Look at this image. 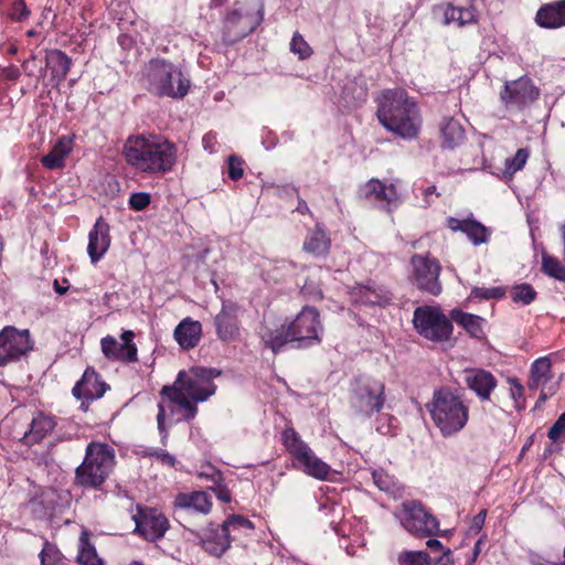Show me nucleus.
<instances>
[{
	"mask_svg": "<svg viewBox=\"0 0 565 565\" xmlns=\"http://www.w3.org/2000/svg\"><path fill=\"white\" fill-rule=\"evenodd\" d=\"M221 375L216 369L202 366L191 367L189 371H180L171 386H163L161 395L181 412L177 420L190 422L198 414V403L205 402L215 394L216 385L213 380Z\"/></svg>",
	"mask_w": 565,
	"mask_h": 565,
	"instance_id": "obj_1",
	"label": "nucleus"
},
{
	"mask_svg": "<svg viewBox=\"0 0 565 565\" xmlns=\"http://www.w3.org/2000/svg\"><path fill=\"white\" fill-rule=\"evenodd\" d=\"M126 162L147 174H163L172 169L177 160L175 146L159 136H129L124 145Z\"/></svg>",
	"mask_w": 565,
	"mask_h": 565,
	"instance_id": "obj_2",
	"label": "nucleus"
},
{
	"mask_svg": "<svg viewBox=\"0 0 565 565\" xmlns=\"http://www.w3.org/2000/svg\"><path fill=\"white\" fill-rule=\"evenodd\" d=\"M377 119L392 134L403 138L417 137L422 119L416 103L402 88L383 90L379 97Z\"/></svg>",
	"mask_w": 565,
	"mask_h": 565,
	"instance_id": "obj_3",
	"label": "nucleus"
},
{
	"mask_svg": "<svg viewBox=\"0 0 565 565\" xmlns=\"http://www.w3.org/2000/svg\"><path fill=\"white\" fill-rule=\"evenodd\" d=\"M426 408L434 425L445 438L457 435L469 420V405L460 394L449 388L435 391Z\"/></svg>",
	"mask_w": 565,
	"mask_h": 565,
	"instance_id": "obj_4",
	"label": "nucleus"
},
{
	"mask_svg": "<svg viewBox=\"0 0 565 565\" xmlns=\"http://www.w3.org/2000/svg\"><path fill=\"white\" fill-rule=\"evenodd\" d=\"M142 77L147 89L157 96L183 98L190 87V81L181 70L163 58L150 60L143 68Z\"/></svg>",
	"mask_w": 565,
	"mask_h": 565,
	"instance_id": "obj_5",
	"label": "nucleus"
},
{
	"mask_svg": "<svg viewBox=\"0 0 565 565\" xmlns=\"http://www.w3.org/2000/svg\"><path fill=\"white\" fill-rule=\"evenodd\" d=\"M115 465V452L106 444L90 443L84 461L76 468V483L87 488H98L110 475Z\"/></svg>",
	"mask_w": 565,
	"mask_h": 565,
	"instance_id": "obj_6",
	"label": "nucleus"
},
{
	"mask_svg": "<svg viewBox=\"0 0 565 565\" xmlns=\"http://www.w3.org/2000/svg\"><path fill=\"white\" fill-rule=\"evenodd\" d=\"M281 440L288 452L294 458L295 467L306 475L326 480L331 471L330 466L316 456L313 450L301 439L300 435L291 427H287L281 435Z\"/></svg>",
	"mask_w": 565,
	"mask_h": 565,
	"instance_id": "obj_7",
	"label": "nucleus"
},
{
	"mask_svg": "<svg viewBox=\"0 0 565 565\" xmlns=\"http://www.w3.org/2000/svg\"><path fill=\"white\" fill-rule=\"evenodd\" d=\"M413 323L416 331L429 341L443 342L448 340L452 333L451 321L439 307L422 306L416 308Z\"/></svg>",
	"mask_w": 565,
	"mask_h": 565,
	"instance_id": "obj_8",
	"label": "nucleus"
},
{
	"mask_svg": "<svg viewBox=\"0 0 565 565\" xmlns=\"http://www.w3.org/2000/svg\"><path fill=\"white\" fill-rule=\"evenodd\" d=\"M385 403V384L376 379H359L350 397L351 407L370 417L382 411Z\"/></svg>",
	"mask_w": 565,
	"mask_h": 565,
	"instance_id": "obj_9",
	"label": "nucleus"
},
{
	"mask_svg": "<svg viewBox=\"0 0 565 565\" xmlns=\"http://www.w3.org/2000/svg\"><path fill=\"white\" fill-rule=\"evenodd\" d=\"M402 526L418 537L441 535L438 520L417 501H406L399 511Z\"/></svg>",
	"mask_w": 565,
	"mask_h": 565,
	"instance_id": "obj_10",
	"label": "nucleus"
},
{
	"mask_svg": "<svg viewBox=\"0 0 565 565\" xmlns=\"http://www.w3.org/2000/svg\"><path fill=\"white\" fill-rule=\"evenodd\" d=\"M411 278L418 289L433 296H438L441 292V284L439 281L441 267L437 259L414 255L411 259Z\"/></svg>",
	"mask_w": 565,
	"mask_h": 565,
	"instance_id": "obj_11",
	"label": "nucleus"
},
{
	"mask_svg": "<svg viewBox=\"0 0 565 565\" xmlns=\"http://www.w3.org/2000/svg\"><path fill=\"white\" fill-rule=\"evenodd\" d=\"M319 312L313 307H305L289 326V335L302 345L318 344L323 330Z\"/></svg>",
	"mask_w": 565,
	"mask_h": 565,
	"instance_id": "obj_12",
	"label": "nucleus"
},
{
	"mask_svg": "<svg viewBox=\"0 0 565 565\" xmlns=\"http://www.w3.org/2000/svg\"><path fill=\"white\" fill-rule=\"evenodd\" d=\"M31 349L29 330L6 327L0 332V365L19 360Z\"/></svg>",
	"mask_w": 565,
	"mask_h": 565,
	"instance_id": "obj_13",
	"label": "nucleus"
},
{
	"mask_svg": "<svg viewBox=\"0 0 565 565\" xmlns=\"http://www.w3.org/2000/svg\"><path fill=\"white\" fill-rule=\"evenodd\" d=\"M135 333L131 330H126L121 333L119 342L113 335L104 337L100 340V347L104 355L111 361H120L125 363L136 362L137 347L134 343Z\"/></svg>",
	"mask_w": 565,
	"mask_h": 565,
	"instance_id": "obj_14",
	"label": "nucleus"
},
{
	"mask_svg": "<svg viewBox=\"0 0 565 565\" xmlns=\"http://www.w3.org/2000/svg\"><path fill=\"white\" fill-rule=\"evenodd\" d=\"M539 96L537 88L527 77H520L516 81L507 82L501 93V100L508 108L520 109L534 102Z\"/></svg>",
	"mask_w": 565,
	"mask_h": 565,
	"instance_id": "obj_15",
	"label": "nucleus"
},
{
	"mask_svg": "<svg viewBox=\"0 0 565 565\" xmlns=\"http://www.w3.org/2000/svg\"><path fill=\"white\" fill-rule=\"evenodd\" d=\"M136 531L147 541L154 542L169 529L168 519L156 509H142L134 516Z\"/></svg>",
	"mask_w": 565,
	"mask_h": 565,
	"instance_id": "obj_16",
	"label": "nucleus"
},
{
	"mask_svg": "<svg viewBox=\"0 0 565 565\" xmlns=\"http://www.w3.org/2000/svg\"><path fill=\"white\" fill-rule=\"evenodd\" d=\"M214 326L221 341H237L241 335L238 306L232 301H223L221 311L214 318Z\"/></svg>",
	"mask_w": 565,
	"mask_h": 565,
	"instance_id": "obj_17",
	"label": "nucleus"
},
{
	"mask_svg": "<svg viewBox=\"0 0 565 565\" xmlns=\"http://www.w3.org/2000/svg\"><path fill=\"white\" fill-rule=\"evenodd\" d=\"M551 366L548 358H540L532 364L531 380L527 383V386L530 390L541 388L539 402H545L556 392L557 383L548 385L552 379Z\"/></svg>",
	"mask_w": 565,
	"mask_h": 565,
	"instance_id": "obj_18",
	"label": "nucleus"
},
{
	"mask_svg": "<svg viewBox=\"0 0 565 565\" xmlns=\"http://www.w3.org/2000/svg\"><path fill=\"white\" fill-rule=\"evenodd\" d=\"M106 384L100 381L99 375L93 367H87L79 382L73 387V395L77 399H82V407L88 402L100 398L106 392Z\"/></svg>",
	"mask_w": 565,
	"mask_h": 565,
	"instance_id": "obj_19",
	"label": "nucleus"
},
{
	"mask_svg": "<svg viewBox=\"0 0 565 565\" xmlns=\"http://www.w3.org/2000/svg\"><path fill=\"white\" fill-rule=\"evenodd\" d=\"M361 193L367 200L385 202L388 206L397 205L402 198L398 180L386 184L379 179H371L361 188Z\"/></svg>",
	"mask_w": 565,
	"mask_h": 565,
	"instance_id": "obj_20",
	"label": "nucleus"
},
{
	"mask_svg": "<svg viewBox=\"0 0 565 565\" xmlns=\"http://www.w3.org/2000/svg\"><path fill=\"white\" fill-rule=\"evenodd\" d=\"M110 246L109 225L100 216L96 220L93 230L88 234L87 253L92 263L98 262Z\"/></svg>",
	"mask_w": 565,
	"mask_h": 565,
	"instance_id": "obj_21",
	"label": "nucleus"
},
{
	"mask_svg": "<svg viewBox=\"0 0 565 565\" xmlns=\"http://www.w3.org/2000/svg\"><path fill=\"white\" fill-rule=\"evenodd\" d=\"M74 139L72 136H61L53 145L51 151L42 157L41 163L47 170H60L65 167V160L73 151Z\"/></svg>",
	"mask_w": 565,
	"mask_h": 565,
	"instance_id": "obj_22",
	"label": "nucleus"
},
{
	"mask_svg": "<svg viewBox=\"0 0 565 565\" xmlns=\"http://www.w3.org/2000/svg\"><path fill=\"white\" fill-rule=\"evenodd\" d=\"M535 21L542 28L557 29L565 25V0L541 7L536 13Z\"/></svg>",
	"mask_w": 565,
	"mask_h": 565,
	"instance_id": "obj_23",
	"label": "nucleus"
},
{
	"mask_svg": "<svg viewBox=\"0 0 565 565\" xmlns=\"http://www.w3.org/2000/svg\"><path fill=\"white\" fill-rule=\"evenodd\" d=\"M202 324L191 318L183 319L174 329L173 337L178 344L185 350L193 349L200 342Z\"/></svg>",
	"mask_w": 565,
	"mask_h": 565,
	"instance_id": "obj_24",
	"label": "nucleus"
},
{
	"mask_svg": "<svg viewBox=\"0 0 565 565\" xmlns=\"http://www.w3.org/2000/svg\"><path fill=\"white\" fill-rule=\"evenodd\" d=\"M56 425L54 417L38 414L31 422L29 430L22 437L24 445L32 446L40 443L49 434H51Z\"/></svg>",
	"mask_w": 565,
	"mask_h": 565,
	"instance_id": "obj_25",
	"label": "nucleus"
},
{
	"mask_svg": "<svg viewBox=\"0 0 565 565\" xmlns=\"http://www.w3.org/2000/svg\"><path fill=\"white\" fill-rule=\"evenodd\" d=\"M331 246V239L321 225H316L309 230L303 242V250L316 257L326 256Z\"/></svg>",
	"mask_w": 565,
	"mask_h": 565,
	"instance_id": "obj_26",
	"label": "nucleus"
},
{
	"mask_svg": "<svg viewBox=\"0 0 565 565\" xmlns=\"http://www.w3.org/2000/svg\"><path fill=\"white\" fill-rule=\"evenodd\" d=\"M201 543L204 551L218 557L230 547L231 540L221 526L215 530L206 529L201 539Z\"/></svg>",
	"mask_w": 565,
	"mask_h": 565,
	"instance_id": "obj_27",
	"label": "nucleus"
},
{
	"mask_svg": "<svg viewBox=\"0 0 565 565\" xmlns=\"http://www.w3.org/2000/svg\"><path fill=\"white\" fill-rule=\"evenodd\" d=\"M174 505L181 509H192L199 513L207 514L212 508L210 495L204 491L192 493H179L175 497Z\"/></svg>",
	"mask_w": 565,
	"mask_h": 565,
	"instance_id": "obj_28",
	"label": "nucleus"
},
{
	"mask_svg": "<svg viewBox=\"0 0 565 565\" xmlns=\"http://www.w3.org/2000/svg\"><path fill=\"white\" fill-rule=\"evenodd\" d=\"M448 227L455 232H463L475 245L486 243L488 239L487 228L476 221L449 217Z\"/></svg>",
	"mask_w": 565,
	"mask_h": 565,
	"instance_id": "obj_29",
	"label": "nucleus"
},
{
	"mask_svg": "<svg viewBox=\"0 0 565 565\" xmlns=\"http://www.w3.org/2000/svg\"><path fill=\"white\" fill-rule=\"evenodd\" d=\"M467 385L475 391L481 399H489L497 382L493 375L483 370L472 371L466 376Z\"/></svg>",
	"mask_w": 565,
	"mask_h": 565,
	"instance_id": "obj_30",
	"label": "nucleus"
},
{
	"mask_svg": "<svg viewBox=\"0 0 565 565\" xmlns=\"http://www.w3.org/2000/svg\"><path fill=\"white\" fill-rule=\"evenodd\" d=\"M260 338L266 348L277 353L286 343L294 340L289 335V326H265L260 331Z\"/></svg>",
	"mask_w": 565,
	"mask_h": 565,
	"instance_id": "obj_31",
	"label": "nucleus"
},
{
	"mask_svg": "<svg viewBox=\"0 0 565 565\" xmlns=\"http://www.w3.org/2000/svg\"><path fill=\"white\" fill-rule=\"evenodd\" d=\"M441 146L454 149L465 140V130L460 122L454 118H445L440 125Z\"/></svg>",
	"mask_w": 565,
	"mask_h": 565,
	"instance_id": "obj_32",
	"label": "nucleus"
},
{
	"mask_svg": "<svg viewBox=\"0 0 565 565\" xmlns=\"http://www.w3.org/2000/svg\"><path fill=\"white\" fill-rule=\"evenodd\" d=\"M450 318L457 324L461 326L472 337L481 338L483 335V318L472 313L463 312L459 309L451 310Z\"/></svg>",
	"mask_w": 565,
	"mask_h": 565,
	"instance_id": "obj_33",
	"label": "nucleus"
},
{
	"mask_svg": "<svg viewBox=\"0 0 565 565\" xmlns=\"http://www.w3.org/2000/svg\"><path fill=\"white\" fill-rule=\"evenodd\" d=\"M46 66L51 71L52 77L62 82L70 72L71 60L64 52L53 50L46 54Z\"/></svg>",
	"mask_w": 565,
	"mask_h": 565,
	"instance_id": "obj_34",
	"label": "nucleus"
},
{
	"mask_svg": "<svg viewBox=\"0 0 565 565\" xmlns=\"http://www.w3.org/2000/svg\"><path fill=\"white\" fill-rule=\"evenodd\" d=\"M222 529L230 540L235 541L241 534L249 535L254 530V525L249 520L241 515H232L224 521Z\"/></svg>",
	"mask_w": 565,
	"mask_h": 565,
	"instance_id": "obj_35",
	"label": "nucleus"
},
{
	"mask_svg": "<svg viewBox=\"0 0 565 565\" xmlns=\"http://www.w3.org/2000/svg\"><path fill=\"white\" fill-rule=\"evenodd\" d=\"M77 562L81 565H103V559L97 555L95 547L89 542V533L84 530L79 537V551Z\"/></svg>",
	"mask_w": 565,
	"mask_h": 565,
	"instance_id": "obj_36",
	"label": "nucleus"
},
{
	"mask_svg": "<svg viewBox=\"0 0 565 565\" xmlns=\"http://www.w3.org/2000/svg\"><path fill=\"white\" fill-rule=\"evenodd\" d=\"M354 300L365 306H384L390 301V297L371 287L361 286L353 292Z\"/></svg>",
	"mask_w": 565,
	"mask_h": 565,
	"instance_id": "obj_37",
	"label": "nucleus"
},
{
	"mask_svg": "<svg viewBox=\"0 0 565 565\" xmlns=\"http://www.w3.org/2000/svg\"><path fill=\"white\" fill-rule=\"evenodd\" d=\"M529 156L530 153L527 149H519L513 158H508L505 160L503 174L511 178L515 172L522 170L529 159Z\"/></svg>",
	"mask_w": 565,
	"mask_h": 565,
	"instance_id": "obj_38",
	"label": "nucleus"
},
{
	"mask_svg": "<svg viewBox=\"0 0 565 565\" xmlns=\"http://www.w3.org/2000/svg\"><path fill=\"white\" fill-rule=\"evenodd\" d=\"M542 269L546 275L565 281V266H563L557 258L543 254Z\"/></svg>",
	"mask_w": 565,
	"mask_h": 565,
	"instance_id": "obj_39",
	"label": "nucleus"
},
{
	"mask_svg": "<svg viewBox=\"0 0 565 565\" xmlns=\"http://www.w3.org/2000/svg\"><path fill=\"white\" fill-rule=\"evenodd\" d=\"M430 558L423 551H404L397 556L398 565H429Z\"/></svg>",
	"mask_w": 565,
	"mask_h": 565,
	"instance_id": "obj_40",
	"label": "nucleus"
},
{
	"mask_svg": "<svg viewBox=\"0 0 565 565\" xmlns=\"http://www.w3.org/2000/svg\"><path fill=\"white\" fill-rule=\"evenodd\" d=\"M535 297L536 292L529 284L516 285L511 290V298L516 303L529 305Z\"/></svg>",
	"mask_w": 565,
	"mask_h": 565,
	"instance_id": "obj_41",
	"label": "nucleus"
},
{
	"mask_svg": "<svg viewBox=\"0 0 565 565\" xmlns=\"http://www.w3.org/2000/svg\"><path fill=\"white\" fill-rule=\"evenodd\" d=\"M41 565H67L55 546L45 543L40 553Z\"/></svg>",
	"mask_w": 565,
	"mask_h": 565,
	"instance_id": "obj_42",
	"label": "nucleus"
},
{
	"mask_svg": "<svg viewBox=\"0 0 565 565\" xmlns=\"http://www.w3.org/2000/svg\"><path fill=\"white\" fill-rule=\"evenodd\" d=\"M290 51L300 60H306L312 54V50L301 34L296 32L290 41Z\"/></svg>",
	"mask_w": 565,
	"mask_h": 565,
	"instance_id": "obj_43",
	"label": "nucleus"
},
{
	"mask_svg": "<svg viewBox=\"0 0 565 565\" xmlns=\"http://www.w3.org/2000/svg\"><path fill=\"white\" fill-rule=\"evenodd\" d=\"M504 294H505V290L502 287H492V288L475 287L471 290L469 299H472V298H479V299H484V300L500 299L504 296Z\"/></svg>",
	"mask_w": 565,
	"mask_h": 565,
	"instance_id": "obj_44",
	"label": "nucleus"
},
{
	"mask_svg": "<svg viewBox=\"0 0 565 565\" xmlns=\"http://www.w3.org/2000/svg\"><path fill=\"white\" fill-rule=\"evenodd\" d=\"M372 478L375 486L382 491H391L395 484L393 477L382 469L373 470Z\"/></svg>",
	"mask_w": 565,
	"mask_h": 565,
	"instance_id": "obj_45",
	"label": "nucleus"
},
{
	"mask_svg": "<svg viewBox=\"0 0 565 565\" xmlns=\"http://www.w3.org/2000/svg\"><path fill=\"white\" fill-rule=\"evenodd\" d=\"M510 384V396L514 401V407L518 411H521L525 407V399L523 396L524 388L516 379H511Z\"/></svg>",
	"mask_w": 565,
	"mask_h": 565,
	"instance_id": "obj_46",
	"label": "nucleus"
},
{
	"mask_svg": "<svg viewBox=\"0 0 565 565\" xmlns=\"http://www.w3.org/2000/svg\"><path fill=\"white\" fill-rule=\"evenodd\" d=\"M166 406L163 403L158 404V414H157V425L158 430L161 436V444L167 445L169 431L168 427L166 426Z\"/></svg>",
	"mask_w": 565,
	"mask_h": 565,
	"instance_id": "obj_47",
	"label": "nucleus"
},
{
	"mask_svg": "<svg viewBox=\"0 0 565 565\" xmlns=\"http://www.w3.org/2000/svg\"><path fill=\"white\" fill-rule=\"evenodd\" d=\"M227 166H228V177L232 180L237 181L243 177V174H244L243 160L241 158H238L236 156H230L228 160H227Z\"/></svg>",
	"mask_w": 565,
	"mask_h": 565,
	"instance_id": "obj_48",
	"label": "nucleus"
},
{
	"mask_svg": "<svg viewBox=\"0 0 565 565\" xmlns=\"http://www.w3.org/2000/svg\"><path fill=\"white\" fill-rule=\"evenodd\" d=\"M150 204V194L145 192H138L131 194L129 199V205L135 211H142Z\"/></svg>",
	"mask_w": 565,
	"mask_h": 565,
	"instance_id": "obj_49",
	"label": "nucleus"
},
{
	"mask_svg": "<svg viewBox=\"0 0 565 565\" xmlns=\"http://www.w3.org/2000/svg\"><path fill=\"white\" fill-rule=\"evenodd\" d=\"M458 26H465L477 22V13L473 8H458Z\"/></svg>",
	"mask_w": 565,
	"mask_h": 565,
	"instance_id": "obj_50",
	"label": "nucleus"
},
{
	"mask_svg": "<svg viewBox=\"0 0 565 565\" xmlns=\"http://www.w3.org/2000/svg\"><path fill=\"white\" fill-rule=\"evenodd\" d=\"M565 433V412L557 418L553 426L548 429L547 436L556 441Z\"/></svg>",
	"mask_w": 565,
	"mask_h": 565,
	"instance_id": "obj_51",
	"label": "nucleus"
},
{
	"mask_svg": "<svg viewBox=\"0 0 565 565\" xmlns=\"http://www.w3.org/2000/svg\"><path fill=\"white\" fill-rule=\"evenodd\" d=\"M439 10L443 12L444 24L449 25L451 23H456L458 25V7L446 4L440 7Z\"/></svg>",
	"mask_w": 565,
	"mask_h": 565,
	"instance_id": "obj_52",
	"label": "nucleus"
},
{
	"mask_svg": "<svg viewBox=\"0 0 565 565\" xmlns=\"http://www.w3.org/2000/svg\"><path fill=\"white\" fill-rule=\"evenodd\" d=\"M29 10L23 2H17L12 9V18L17 21L24 20L29 17Z\"/></svg>",
	"mask_w": 565,
	"mask_h": 565,
	"instance_id": "obj_53",
	"label": "nucleus"
},
{
	"mask_svg": "<svg viewBox=\"0 0 565 565\" xmlns=\"http://www.w3.org/2000/svg\"><path fill=\"white\" fill-rule=\"evenodd\" d=\"M150 455L170 467L174 466L175 463V458L166 450H156Z\"/></svg>",
	"mask_w": 565,
	"mask_h": 565,
	"instance_id": "obj_54",
	"label": "nucleus"
},
{
	"mask_svg": "<svg viewBox=\"0 0 565 565\" xmlns=\"http://www.w3.org/2000/svg\"><path fill=\"white\" fill-rule=\"evenodd\" d=\"M484 521H486V511L482 510L473 518L472 523H471V530L475 532H479L482 529Z\"/></svg>",
	"mask_w": 565,
	"mask_h": 565,
	"instance_id": "obj_55",
	"label": "nucleus"
},
{
	"mask_svg": "<svg viewBox=\"0 0 565 565\" xmlns=\"http://www.w3.org/2000/svg\"><path fill=\"white\" fill-rule=\"evenodd\" d=\"M216 498L223 502H230L231 501V493L227 488L217 486L213 489Z\"/></svg>",
	"mask_w": 565,
	"mask_h": 565,
	"instance_id": "obj_56",
	"label": "nucleus"
},
{
	"mask_svg": "<svg viewBox=\"0 0 565 565\" xmlns=\"http://www.w3.org/2000/svg\"><path fill=\"white\" fill-rule=\"evenodd\" d=\"M204 149L209 150L210 152H214L213 143L215 142V136L213 134H206L202 139Z\"/></svg>",
	"mask_w": 565,
	"mask_h": 565,
	"instance_id": "obj_57",
	"label": "nucleus"
},
{
	"mask_svg": "<svg viewBox=\"0 0 565 565\" xmlns=\"http://www.w3.org/2000/svg\"><path fill=\"white\" fill-rule=\"evenodd\" d=\"M431 195L439 196V193L436 191V186H434V185L426 188L424 191V199H425L427 205H429L431 203V200H430Z\"/></svg>",
	"mask_w": 565,
	"mask_h": 565,
	"instance_id": "obj_58",
	"label": "nucleus"
},
{
	"mask_svg": "<svg viewBox=\"0 0 565 565\" xmlns=\"http://www.w3.org/2000/svg\"><path fill=\"white\" fill-rule=\"evenodd\" d=\"M435 565H452L451 558H450V550H446L441 557L435 563Z\"/></svg>",
	"mask_w": 565,
	"mask_h": 565,
	"instance_id": "obj_59",
	"label": "nucleus"
},
{
	"mask_svg": "<svg viewBox=\"0 0 565 565\" xmlns=\"http://www.w3.org/2000/svg\"><path fill=\"white\" fill-rule=\"evenodd\" d=\"M426 545L428 548H430L431 551H441L444 548L443 544L440 541L436 540V539H429L427 542H426Z\"/></svg>",
	"mask_w": 565,
	"mask_h": 565,
	"instance_id": "obj_60",
	"label": "nucleus"
},
{
	"mask_svg": "<svg viewBox=\"0 0 565 565\" xmlns=\"http://www.w3.org/2000/svg\"><path fill=\"white\" fill-rule=\"evenodd\" d=\"M54 289L57 294L63 295L66 292V288H63L58 285L57 280L54 281Z\"/></svg>",
	"mask_w": 565,
	"mask_h": 565,
	"instance_id": "obj_61",
	"label": "nucleus"
},
{
	"mask_svg": "<svg viewBox=\"0 0 565 565\" xmlns=\"http://www.w3.org/2000/svg\"><path fill=\"white\" fill-rule=\"evenodd\" d=\"M297 210L300 212V213H305L308 211V206L305 202H300Z\"/></svg>",
	"mask_w": 565,
	"mask_h": 565,
	"instance_id": "obj_62",
	"label": "nucleus"
},
{
	"mask_svg": "<svg viewBox=\"0 0 565 565\" xmlns=\"http://www.w3.org/2000/svg\"><path fill=\"white\" fill-rule=\"evenodd\" d=\"M479 546H480V541H478L475 545V548H473V559L477 557L478 553H479Z\"/></svg>",
	"mask_w": 565,
	"mask_h": 565,
	"instance_id": "obj_63",
	"label": "nucleus"
},
{
	"mask_svg": "<svg viewBox=\"0 0 565 565\" xmlns=\"http://www.w3.org/2000/svg\"><path fill=\"white\" fill-rule=\"evenodd\" d=\"M561 234L564 243V250H565V223L561 226Z\"/></svg>",
	"mask_w": 565,
	"mask_h": 565,
	"instance_id": "obj_64",
	"label": "nucleus"
}]
</instances>
